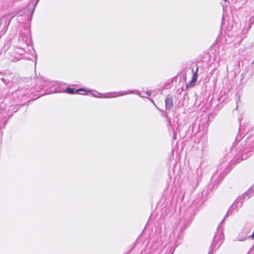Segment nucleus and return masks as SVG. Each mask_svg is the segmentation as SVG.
Masks as SVG:
<instances>
[{"mask_svg":"<svg viewBox=\"0 0 254 254\" xmlns=\"http://www.w3.org/2000/svg\"><path fill=\"white\" fill-rule=\"evenodd\" d=\"M236 144V142H235L234 144L233 145L232 148H231V150H230V158H232L233 157L234 155H236V148H235V144Z\"/></svg>","mask_w":254,"mask_h":254,"instance_id":"obj_16","label":"nucleus"},{"mask_svg":"<svg viewBox=\"0 0 254 254\" xmlns=\"http://www.w3.org/2000/svg\"><path fill=\"white\" fill-rule=\"evenodd\" d=\"M39 0H36L35 2L34 1L30 2L23 9L19 12L18 17L25 16L27 17V20L28 21H31L32 15Z\"/></svg>","mask_w":254,"mask_h":254,"instance_id":"obj_4","label":"nucleus"},{"mask_svg":"<svg viewBox=\"0 0 254 254\" xmlns=\"http://www.w3.org/2000/svg\"><path fill=\"white\" fill-rule=\"evenodd\" d=\"M245 144H241L240 152H245L242 154V160L247 159L251 155V149L254 148V134L250 135L245 141Z\"/></svg>","mask_w":254,"mask_h":254,"instance_id":"obj_2","label":"nucleus"},{"mask_svg":"<svg viewBox=\"0 0 254 254\" xmlns=\"http://www.w3.org/2000/svg\"><path fill=\"white\" fill-rule=\"evenodd\" d=\"M241 136H239V135H238V136L236 137V140L237 141H239V140H241Z\"/></svg>","mask_w":254,"mask_h":254,"instance_id":"obj_20","label":"nucleus"},{"mask_svg":"<svg viewBox=\"0 0 254 254\" xmlns=\"http://www.w3.org/2000/svg\"><path fill=\"white\" fill-rule=\"evenodd\" d=\"M26 37L25 36L21 35L18 38L19 46L27 47V44L26 43Z\"/></svg>","mask_w":254,"mask_h":254,"instance_id":"obj_14","label":"nucleus"},{"mask_svg":"<svg viewBox=\"0 0 254 254\" xmlns=\"http://www.w3.org/2000/svg\"><path fill=\"white\" fill-rule=\"evenodd\" d=\"M41 84L40 85L41 89H51L53 88L50 91L51 93H53L56 92V88L54 87L55 86V83L54 81H51L49 80H45L43 79H40Z\"/></svg>","mask_w":254,"mask_h":254,"instance_id":"obj_8","label":"nucleus"},{"mask_svg":"<svg viewBox=\"0 0 254 254\" xmlns=\"http://www.w3.org/2000/svg\"><path fill=\"white\" fill-rule=\"evenodd\" d=\"M252 227L250 224H246L245 225L240 233L239 234L236 240L239 241H244L247 239L252 238L250 237L248 234L250 233Z\"/></svg>","mask_w":254,"mask_h":254,"instance_id":"obj_6","label":"nucleus"},{"mask_svg":"<svg viewBox=\"0 0 254 254\" xmlns=\"http://www.w3.org/2000/svg\"><path fill=\"white\" fill-rule=\"evenodd\" d=\"M173 130H174L173 128ZM173 131H174V138H175V131L173 130Z\"/></svg>","mask_w":254,"mask_h":254,"instance_id":"obj_23","label":"nucleus"},{"mask_svg":"<svg viewBox=\"0 0 254 254\" xmlns=\"http://www.w3.org/2000/svg\"><path fill=\"white\" fill-rule=\"evenodd\" d=\"M91 91L90 92H93L94 93H92V96L94 97L97 98H114L118 96H121L125 95H127L129 94H135L137 95L138 96L141 97H145L147 98L151 95V92L149 91H147L144 93L143 94H142L141 92L138 90H128L126 91H120L119 92H112L111 93H105L104 95L102 96V94L101 93H100L99 92H97L96 91H93L90 90ZM90 92H87V94L88 93H89Z\"/></svg>","mask_w":254,"mask_h":254,"instance_id":"obj_1","label":"nucleus"},{"mask_svg":"<svg viewBox=\"0 0 254 254\" xmlns=\"http://www.w3.org/2000/svg\"><path fill=\"white\" fill-rule=\"evenodd\" d=\"M1 80L4 83H5L6 84H8V82L7 81H6V80L4 78H1Z\"/></svg>","mask_w":254,"mask_h":254,"instance_id":"obj_19","label":"nucleus"},{"mask_svg":"<svg viewBox=\"0 0 254 254\" xmlns=\"http://www.w3.org/2000/svg\"><path fill=\"white\" fill-rule=\"evenodd\" d=\"M173 106V99L171 96L168 95L165 99V108L169 110Z\"/></svg>","mask_w":254,"mask_h":254,"instance_id":"obj_12","label":"nucleus"},{"mask_svg":"<svg viewBox=\"0 0 254 254\" xmlns=\"http://www.w3.org/2000/svg\"><path fill=\"white\" fill-rule=\"evenodd\" d=\"M225 2L227 1V0H224Z\"/></svg>","mask_w":254,"mask_h":254,"instance_id":"obj_25","label":"nucleus"},{"mask_svg":"<svg viewBox=\"0 0 254 254\" xmlns=\"http://www.w3.org/2000/svg\"><path fill=\"white\" fill-rule=\"evenodd\" d=\"M239 120L240 124L241 125V119L239 118Z\"/></svg>","mask_w":254,"mask_h":254,"instance_id":"obj_24","label":"nucleus"},{"mask_svg":"<svg viewBox=\"0 0 254 254\" xmlns=\"http://www.w3.org/2000/svg\"><path fill=\"white\" fill-rule=\"evenodd\" d=\"M224 237L222 231L218 229L214 236L208 254H213L220 248L223 243Z\"/></svg>","mask_w":254,"mask_h":254,"instance_id":"obj_3","label":"nucleus"},{"mask_svg":"<svg viewBox=\"0 0 254 254\" xmlns=\"http://www.w3.org/2000/svg\"><path fill=\"white\" fill-rule=\"evenodd\" d=\"M226 164L227 163H223L221 165L223 167H225Z\"/></svg>","mask_w":254,"mask_h":254,"instance_id":"obj_22","label":"nucleus"},{"mask_svg":"<svg viewBox=\"0 0 254 254\" xmlns=\"http://www.w3.org/2000/svg\"><path fill=\"white\" fill-rule=\"evenodd\" d=\"M66 91L67 93L69 94H80L82 95H86L87 94V92H91V91L90 89H87L86 88H80L78 89H75L72 88L68 87L66 89Z\"/></svg>","mask_w":254,"mask_h":254,"instance_id":"obj_9","label":"nucleus"},{"mask_svg":"<svg viewBox=\"0 0 254 254\" xmlns=\"http://www.w3.org/2000/svg\"><path fill=\"white\" fill-rule=\"evenodd\" d=\"M247 195H249L248 198L251 196L254 195V185L248 191Z\"/></svg>","mask_w":254,"mask_h":254,"instance_id":"obj_17","label":"nucleus"},{"mask_svg":"<svg viewBox=\"0 0 254 254\" xmlns=\"http://www.w3.org/2000/svg\"><path fill=\"white\" fill-rule=\"evenodd\" d=\"M15 16V14L10 16L9 14L2 16L0 18V34H4L7 31V27L11 19Z\"/></svg>","mask_w":254,"mask_h":254,"instance_id":"obj_5","label":"nucleus"},{"mask_svg":"<svg viewBox=\"0 0 254 254\" xmlns=\"http://www.w3.org/2000/svg\"><path fill=\"white\" fill-rule=\"evenodd\" d=\"M254 18L252 17L249 20V27H248L249 29L251 28V25L254 23Z\"/></svg>","mask_w":254,"mask_h":254,"instance_id":"obj_18","label":"nucleus"},{"mask_svg":"<svg viewBox=\"0 0 254 254\" xmlns=\"http://www.w3.org/2000/svg\"><path fill=\"white\" fill-rule=\"evenodd\" d=\"M219 171H218H218H217V172H216V173H215V174H214V175L212 176V179L214 178H215V177L216 176V175H217V174H219Z\"/></svg>","mask_w":254,"mask_h":254,"instance_id":"obj_21","label":"nucleus"},{"mask_svg":"<svg viewBox=\"0 0 254 254\" xmlns=\"http://www.w3.org/2000/svg\"><path fill=\"white\" fill-rule=\"evenodd\" d=\"M237 203L236 204H235V203H233L231 206L230 207V208H229V209L227 211V213L225 216V217H226L227 216H228L229 215H231L233 213V210L235 209H236L237 208Z\"/></svg>","mask_w":254,"mask_h":254,"instance_id":"obj_15","label":"nucleus"},{"mask_svg":"<svg viewBox=\"0 0 254 254\" xmlns=\"http://www.w3.org/2000/svg\"><path fill=\"white\" fill-rule=\"evenodd\" d=\"M189 184L192 190H194L198 185V179L196 176L192 178H189Z\"/></svg>","mask_w":254,"mask_h":254,"instance_id":"obj_13","label":"nucleus"},{"mask_svg":"<svg viewBox=\"0 0 254 254\" xmlns=\"http://www.w3.org/2000/svg\"><path fill=\"white\" fill-rule=\"evenodd\" d=\"M202 204V201L200 199L195 200L192 202V203L190 207L189 211H193L194 212L190 213L191 217L190 218L189 217L187 224L188 225H189L191 222L193 217L195 216L196 213L198 211L199 209L200 208Z\"/></svg>","mask_w":254,"mask_h":254,"instance_id":"obj_7","label":"nucleus"},{"mask_svg":"<svg viewBox=\"0 0 254 254\" xmlns=\"http://www.w3.org/2000/svg\"><path fill=\"white\" fill-rule=\"evenodd\" d=\"M197 71L198 67L197 66L195 71L193 72L191 80L186 85L187 88L193 87L194 85V84L197 80L198 76Z\"/></svg>","mask_w":254,"mask_h":254,"instance_id":"obj_11","label":"nucleus"},{"mask_svg":"<svg viewBox=\"0 0 254 254\" xmlns=\"http://www.w3.org/2000/svg\"><path fill=\"white\" fill-rule=\"evenodd\" d=\"M25 48V47H23V46H18V47L15 48V53L16 54H18V56L17 57L15 56L14 57V60H13V61H18L20 60V59H21V56L22 55H23L25 52V51L24 50Z\"/></svg>","mask_w":254,"mask_h":254,"instance_id":"obj_10","label":"nucleus"}]
</instances>
